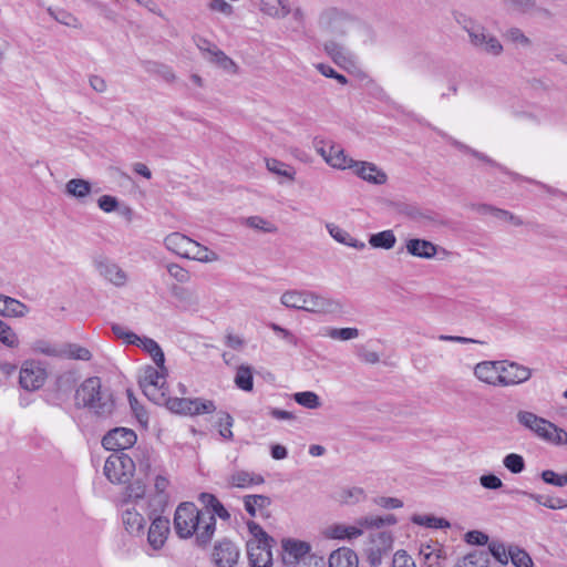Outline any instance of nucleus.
I'll return each instance as SVG.
<instances>
[{
    "label": "nucleus",
    "instance_id": "f257e3e1",
    "mask_svg": "<svg viewBox=\"0 0 567 567\" xmlns=\"http://www.w3.org/2000/svg\"><path fill=\"white\" fill-rule=\"evenodd\" d=\"M74 404L99 417H109L115 411L113 391L99 377L86 378L75 390Z\"/></svg>",
    "mask_w": 567,
    "mask_h": 567
},
{
    "label": "nucleus",
    "instance_id": "f03ea898",
    "mask_svg": "<svg viewBox=\"0 0 567 567\" xmlns=\"http://www.w3.org/2000/svg\"><path fill=\"white\" fill-rule=\"evenodd\" d=\"M398 519L393 514L383 516H364L357 519L354 525L334 524L329 526L324 535L331 539H354L363 535L365 530L381 528L384 525H394Z\"/></svg>",
    "mask_w": 567,
    "mask_h": 567
},
{
    "label": "nucleus",
    "instance_id": "7ed1b4c3",
    "mask_svg": "<svg viewBox=\"0 0 567 567\" xmlns=\"http://www.w3.org/2000/svg\"><path fill=\"white\" fill-rule=\"evenodd\" d=\"M157 405H164L172 413L184 416L210 414L216 411V405L213 400L203 398H172L168 393L164 395V401L158 402Z\"/></svg>",
    "mask_w": 567,
    "mask_h": 567
},
{
    "label": "nucleus",
    "instance_id": "20e7f679",
    "mask_svg": "<svg viewBox=\"0 0 567 567\" xmlns=\"http://www.w3.org/2000/svg\"><path fill=\"white\" fill-rule=\"evenodd\" d=\"M167 369L146 367L143 375L140 379V386L143 393L148 398L150 401L157 404L164 401V395L167 393L166 384Z\"/></svg>",
    "mask_w": 567,
    "mask_h": 567
},
{
    "label": "nucleus",
    "instance_id": "39448f33",
    "mask_svg": "<svg viewBox=\"0 0 567 567\" xmlns=\"http://www.w3.org/2000/svg\"><path fill=\"white\" fill-rule=\"evenodd\" d=\"M355 22L357 18L353 14L336 7L326 8L318 18L320 29L337 35H346Z\"/></svg>",
    "mask_w": 567,
    "mask_h": 567
},
{
    "label": "nucleus",
    "instance_id": "423d86ee",
    "mask_svg": "<svg viewBox=\"0 0 567 567\" xmlns=\"http://www.w3.org/2000/svg\"><path fill=\"white\" fill-rule=\"evenodd\" d=\"M456 20L458 23L463 24L464 29L467 31L473 45L493 55H498L503 51L498 39L486 33L483 27L475 24L463 14H460Z\"/></svg>",
    "mask_w": 567,
    "mask_h": 567
},
{
    "label": "nucleus",
    "instance_id": "0eeeda50",
    "mask_svg": "<svg viewBox=\"0 0 567 567\" xmlns=\"http://www.w3.org/2000/svg\"><path fill=\"white\" fill-rule=\"evenodd\" d=\"M200 511L192 502L181 503L174 514L173 525L176 535L181 539H188L194 536Z\"/></svg>",
    "mask_w": 567,
    "mask_h": 567
},
{
    "label": "nucleus",
    "instance_id": "6e6552de",
    "mask_svg": "<svg viewBox=\"0 0 567 567\" xmlns=\"http://www.w3.org/2000/svg\"><path fill=\"white\" fill-rule=\"evenodd\" d=\"M135 464L125 453H114L110 455L104 464V475L116 484H125L133 476Z\"/></svg>",
    "mask_w": 567,
    "mask_h": 567
},
{
    "label": "nucleus",
    "instance_id": "1a4fd4ad",
    "mask_svg": "<svg viewBox=\"0 0 567 567\" xmlns=\"http://www.w3.org/2000/svg\"><path fill=\"white\" fill-rule=\"evenodd\" d=\"M369 542L365 545L364 551L371 567H379L382 563V557L386 555L391 548L393 538L389 532L374 528L369 530Z\"/></svg>",
    "mask_w": 567,
    "mask_h": 567
},
{
    "label": "nucleus",
    "instance_id": "9d476101",
    "mask_svg": "<svg viewBox=\"0 0 567 567\" xmlns=\"http://www.w3.org/2000/svg\"><path fill=\"white\" fill-rule=\"evenodd\" d=\"M316 150L326 163L336 169H351L355 161L349 157L340 145L332 142L326 144L323 141H316Z\"/></svg>",
    "mask_w": 567,
    "mask_h": 567
},
{
    "label": "nucleus",
    "instance_id": "9b49d317",
    "mask_svg": "<svg viewBox=\"0 0 567 567\" xmlns=\"http://www.w3.org/2000/svg\"><path fill=\"white\" fill-rule=\"evenodd\" d=\"M324 52L332 61L349 73L360 71L358 56L347 47L336 41H327L323 44Z\"/></svg>",
    "mask_w": 567,
    "mask_h": 567
},
{
    "label": "nucleus",
    "instance_id": "f8f14e48",
    "mask_svg": "<svg viewBox=\"0 0 567 567\" xmlns=\"http://www.w3.org/2000/svg\"><path fill=\"white\" fill-rule=\"evenodd\" d=\"M499 388L522 384L532 377V370L514 361L501 360Z\"/></svg>",
    "mask_w": 567,
    "mask_h": 567
},
{
    "label": "nucleus",
    "instance_id": "ddd939ff",
    "mask_svg": "<svg viewBox=\"0 0 567 567\" xmlns=\"http://www.w3.org/2000/svg\"><path fill=\"white\" fill-rule=\"evenodd\" d=\"M136 440L137 436L133 430L116 427L104 435L102 445L109 451L118 453V451L132 447L136 443Z\"/></svg>",
    "mask_w": 567,
    "mask_h": 567
},
{
    "label": "nucleus",
    "instance_id": "4468645a",
    "mask_svg": "<svg viewBox=\"0 0 567 567\" xmlns=\"http://www.w3.org/2000/svg\"><path fill=\"white\" fill-rule=\"evenodd\" d=\"M47 378V372L34 361H27L20 369L19 383L27 391L40 389Z\"/></svg>",
    "mask_w": 567,
    "mask_h": 567
},
{
    "label": "nucleus",
    "instance_id": "2eb2a0df",
    "mask_svg": "<svg viewBox=\"0 0 567 567\" xmlns=\"http://www.w3.org/2000/svg\"><path fill=\"white\" fill-rule=\"evenodd\" d=\"M305 298V311L319 313H337L340 312L343 308L342 303L339 300L312 291H307Z\"/></svg>",
    "mask_w": 567,
    "mask_h": 567
},
{
    "label": "nucleus",
    "instance_id": "dca6fc26",
    "mask_svg": "<svg viewBox=\"0 0 567 567\" xmlns=\"http://www.w3.org/2000/svg\"><path fill=\"white\" fill-rule=\"evenodd\" d=\"M517 421L520 425L532 431L538 437H549V431H555V424L529 411H519Z\"/></svg>",
    "mask_w": 567,
    "mask_h": 567
},
{
    "label": "nucleus",
    "instance_id": "f3484780",
    "mask_svg": "<svg viewBox=\"0 0 567 567\" xmlns=\"http://www.w3.org/2000/svg\"><path fill=\"white\" fill-rule=\"evenodd\" d=\"M194 533L195 545L198 547H206L213 539L216 530V518L208 511H200L198 523Z\"/></svg>",
    "mask_w": 567,
    "mask_h": 567
},
{
    "label": "nucleus",
    "instance_id": "a211bd4d",
    "mask_svg": "<svg viewBox=\"0 0 567 567\" xmlns=\"http://www.w3.org/2000/svg\"><path fill=\"white\" fill-rule=\"evenodd\" d=\"M352 172L362 181L372 185H384L388 182L386 173L374 163L367 161H354Z\"/></svg>",
    "mask_w": 567,
    "mask_h": 567
},
{
    "label": "nucleus",
    "instance_id": "6ab92c4d",
    "mask_svg": "<svg viewBox=\"0 0 567 567\" xmlns=\"http://www.w3.org/2000/svg\"><path fill=\"white\" fill-rule=\"evenodd\" d=\"M239 555V548L233 542L223 539L214 547L213 560L217 567H234Z\"/></svg>",
    "mask_w": 567,
    "mask_h": 567
},
{
    "label": "nucleus",
    "instance_id": "aec40b11",
    "mask_svg": "<svg viewBox=\"0 0 567 567\" xmlns=\"http://www.w3.org/2000/svg\"><path fill=\"white\" fill-rule=\"evenodd\" d=\"M501 360H486L475 364L473 373L481 382L497 388L499 386Z\"/></svg>",
    "mask_w": 567,
    "mask_h": 567
},
{
    "label": "nucleus",
    "instance_id": "412c9836",
    "mask_svg": "<svg viewBox=\"0 0 567 567\" xmlns=\"http://www.w3.org/2000/svg\"><path fill=\"white\" fill-rule=\"evenodd\" d=\"M152 520L148 532H147V542L150 546L154 549H161L169 533V520L162 516H156L150 518Z\"/></svg>",
    "mask_w": 567,
    "mask_h": 567
},
{
    "label": "nucleus",
    "instance_id": "4be33fe9",
    "mask_svg": "<svg viewBox=\"0 0 567 567\" xmlns=\"http://www.w3.org/2000/svg\"><path fill=\"white\" fill-rule=\"evenodd\" d=\"M164 246L167 250L182 258L189 256V248L194 247L193 239L177 231L172 233L164 238Z\"/></svg>",
    "mask_w": 567,
    "mask_h": 567
},
{
    "label": "nucleus",
    "instance_id": "5701e85b",
    "mask_svg": "<svg viewBox=\"0 0 567 567\" xmlns=\"http://www.w3.org/2000/svg\"><path fill=\"white\" fill-rule=\"evenodd\" d=\"M271 544H248L247 553L251 567H270L272 565Z\"/></svg>",
    "mask_w": 567,
    "mask_h": 567
},
{
    "label": "nucleus",
    "instance_id": "b1692460",
    "mask_svg": "<svg viewBox=\"0 0 567 567\" xmlns=\"http://www.w3.org/2000/svg\"><path fill=\"white\" fill-rule=\"evenodd\" d=\"M230 487L237 488H249L254 485H260L265 482V478L260 474H256L249 471H235L227 478Z\"/></svg>",
    "mask_w": 567,
    "mask_h": 567
},
{
    "label": "nucleus",
    "instance_id": "393cba45",
    "mask_svg": "<svg viewBox=\"0 0 567 567\" xmlns=\"http://www.w3.org/2000/svg\"><path fill=\"white\" fill-rule=\"evenodd\" d=\"M29 307L20 300L0 293V315L9 318H22L29 313Z\"/></svg>",
    "mask_w": 567,
    "mask_h": 567
},
{
    "label": "nucleus",
    "instance_id": "a878e982",
    "mask_svg": "<svg viewBox=\"0 0 567 567\" xmlns=\"http://www.w3.org/2000/svg\"><path fill=\"white\" fill-rule=\"evenodd\" d=\"M271 504L270 497L266 495H246L244 497V506L246 512L252 516H268V507Z\"/></svg>",
    "mask_w": 567,
    "mask_h": 567
},
{
    "label": "nucleus",
    "instance_id": "bb28decb",
    "mask_svg": "<svg viewBox=\"0 0 567 567\" xmlns=\"http://www.w3.org/2000/svg\"><path fill=\"white\" fill-rule=\"evenodd\" d=\"M126 508L122 513V520L125 529L133 535H140L143 533L145 526V518L143 515L137 512L136 507H130L128 502L126 503Z\"/></svg>",
    "mask_w": 567,
    "mask_h": 567
},
{
    "label": "nucleus",
    "instance_id": "cd10ccee",
    "mask_svg": "<svg viewBox=\"0 0 567 567\" xmlns=\"http://www.w3.org/2000/svg\"><path fill=\"white\" fill-rule=\"evenodd\" d=\"M406 251L419 258L431 259L436 252L437 248L432 241L425 239L413 238L406 241Z\"/></svg>",
    "mask_w": 567,
    "mask_h": 567
},
{
    "label": "nucleus",
    "instance_id": "c85d7f7f",
    "mask_svg": "<svg viewBox=\"0 0 567 567\" xmlns=\"http://www.w3.org/2000/svg\"><path fill=\"white\" fill-rule=\"evenodd\" d=\"M282 549L285 553L284 559L292 563L309 554L311 546L307 542L302 540L284 539Z\"/></svg>",
    "mask_w": 567,
    "mask_h": 567
},
{
    "label": "nucleus",
    "instance_id": "c756f323",
    "mask_svg": "<svg viewBox=\"0 0 567 567\" xmlns=\"http://www.w3.org/2000/svg\"><path fill=\"white\" fill-rule=\"evenodd\" d=\"M359 559L357 554L347 547H341L329 557V567H358Z\"/></svg>",
    "mask_w": 567,
    "mask_h": 567
},
{
    "label": "nucleus",
    "instance_id": "7c9ffc66",
    "mask_svg": "<svg viewBox=\"0 0 567 567\" xmlns=\"http://www.w3.org/2000/svg\"><path fill=\"white\" fill-rule=\"evenodd\" d=\"M97 270L101 276H103L115 286H123L126 281L125 272L113 262L100 261L97 264Z\"/></svg>",
    "mask_w": 567,
    "mask_h": 567
},
{
    "label": "nucleus",
    "instance_id": "2f4dec72",
    "mask_svg": "<svg viewBox=\"0 0 567 567\" xmlns=\"http://www.w3.org/2000/svg\"><path fill=\"white\" fill-rule=\"evenodd\" d=\"M260 9L266 14L275 18H285L291 11L288 0H261Z\"/></svg>",
    "mask_w": 567,
    "mask_h": 567
},
{
    "label": "nucleus",
    "instance_id": "473e14b6",
    "mask_svg": "<svg viewBox=\"0 0 567 567\" xmlns=\"http://www.w3.org/2000/svg\"><path fill=\"white\" fill-rule=\"evenodd\" d=\"M91 192V183L82 178H72L65 184V193L81 202H83Z\"/></svg>",
    "mask_w": 567,
    "mask_h": 567
},
{
    "label": "nucleus",
    "instance_id": "72a5a7b5",
    "mask_svg": "<svg viewBox=\"0 0 567 567\" xmlns=\"http://www.w3.org/2000/svg\"><path fill=\"white\" fill-rule=\"evenodd\" d=\"M488 565L489 554L484 550H474L458 560L455 567H488Z\"/></svg>",
    "mask_w": 567,
    "mask_h": 567
},
{
    "label": "nucleus",
    "instance_id": "f704fd0d",
    "mask_svg": "<svg viewBox=\"0 0 567 567\" xmlns=\"http://www.w3.org/2000/svg\"><path fill=\"white\" fill-rule=\"evenodd\" d=\"M138 347H141L145 352H147L152 357L156 367L164 369L165 355L162 348L155 340L147 337H143Z\"/></svg>",
    "mask_w": 567,
    "mask_h": 567
},
{
    "label": "nucleus",
    "instance_id": "c9c22d12",
    "mask_svg": "<svg viewBox=\"0 0 567 567\" xmlns=\"http://www.w3.org/2000/svg\"><path fill=\"white\" fill-rule=\"evenodd\" d=\"M193 246L189 248V256L186 259H193L200 262H212L218 260V255L208 249L206 246L193 240Z\"/></svg>",
    "mask_w": 567,
    "mask_h": 567
},
{
    "label": "nucleus",
    "instance_id": "e433bc0d",
    "mask_svg": "<svg viewBox=\"0 0 567 567\" xmlns=\"http://www.w3.org/2000/svg\"><path fill=\"white\" fill-rule=\"evenodd\" d=\"M396 237L392 230H383L377 234H372L369 238V244L373 248H381L389 250L394 247Z\"/></svg>",
    "mask_w": 567,
    "mask_h": 567
},
{
    "label": "nucleus",
    "instance_id": "4c0bfd02",
    "mask_svg": "<svg viewBox=\"0 0 567 567\" xmlns=\"http://www.w3.org/2000/svg\"><path fill=\"white\" fill-rule=\"evenodd\" d=\"M236 386L243 391L250 392L254 388L252 370L249 365H239L234 379Z\"/></svg>",
    "mask_w": 567,
    "mask_h": 567
},
{
    "label": "nucleus",
    "instance_id": "58836bf2",
    "mask_svg": "<svg viewBox=\"0 0 567 567\" xmlns=\"http://www.w3.org/2000/svg\"><path fill=\"white\" fill-rule=\"evenodd\" d=\"M169 502L168 494L154 493L147 501L148 518L161 516Z\"/></svg>",
    "mask_w": 567,
    "mask_h": 567
},
{
    "label": "nucleus",
    "instance_id": "ea45409f",
    "mask_svg": "<svg viewBox=\"0 0 567 567\" xmlns=\"http://www.w3.org/2000/svg\"><path fill=\"white\" fill-rule=\"evenodd\" d=\"M266 167L269 172L286 177L289 181H293L296 176V171L292 166L276 159V158H266Z\"/></svg>",
    "mask_w": 567,
    "mask_h": 567
},
{
    "label": "nucleus",
    "instance_id": "a19ab883",
    "mask_svg": "<svg viewBox=\"0 0 567 567\" xmlns=\"http://www.w3.org/2000/svg\"><path fill=\"white\" fill-rule=\"evenodd\" d=\"M307 291L289 290L282 293L280 301L287 308L303 310Z\"/></svg>",
    "mask_w": 567,
    "mask_h": 567
},
{
    "label": "nucleus",
    "instance_id": "79ce46f5",
    "mask_svg": "<svg viewBox=\"0 0 567 567\" xmlns=\"http://www.w3.org/2000/svg\"><path fill=\"white\" fill-rule=\"evenodd\" d=\"M207 60L229 73L237 72V64L220 49L214 51V55L207 56Z\"/></svg>",
    "mask_w": 567,
    "mask_h": 567
},
{
    "label": "nucleus",
    "instance_id": "37998d69",
    "mask_svg": "<svg viewBox=\"0 0 567 567\" xmlns=\"http://www.w3.org/2000/svg\"><path fill=\"white\" fill-rule=\"evenodd\" d=\"M0 342L10 349H16L20 344V340L16 331L4 321L0 319Z\"/></svg>",
    "mask_w": 567,
    "mask_h": 567
},
{
    "label": "nucleus",
    "instance_id": "c03bdc74",
    "mask_svg": "<svg viewBox=\"0 0 567 567\" xmlns=\"http://www.w3.org/2000/svg\"><path fill=\"white\" fill-rule=\"evenodd\" d=\"M412 522L429 528H447L450 527L449 520L433 515H414Z\"/></svg>",
    "mask_w": 567,
    "mask_h": 567
},
{
    "label": "nucleus",
    "instance_id": "a18cd8bd",
    "mask_svg": "<svg viewBox=\"0 0 567 567\" xmlns=\"http://www.w3.org/2000/svg\"><path fill=\"white\" fill-rule=\"evenodd\" d=\"M323 336L329 337L333 340H351L359 336L357 328H326Z\"/></svg>",
    "mask_w": 567,
    "mask_h": 567
},
{
    "label": "nucleus",
    "instance_id": "49530a36",
    "mask_svg": "<svg viewBox=\"0 0 567 567\" xmlns=\"http://www.w3.org/2000/svg\"><path fill=\"white\" fill-rule=\"evenodd\" d=\"M293 400L299 405L310 410L318 409L321 405L320 398L312 391L297 392L293 394Z\"/></svg>",
    "mask_w": 567,
    "mask_h": 567
},
{
    "label": "nucleus",
    "instance_id": "de8ad7c7",
    "mask_svg": "<svg viewBox=\"0 0 567 567\" xmlns=\"http://www.w3.org/2000/svg\"><path fill=\"white\" fill-rule=\"evenodd\" d=\"M508 555L516 567H533V560L524 549L517 546H511L508 548Z\"/></svg>",
    "mask_w": 567,
    "mask_h": 567
},
{
    "label": "nucleus",
    "instance_id": "09e8293b",
    "mask_svg": "<svg viewBox=\"0 0 567 567\" xmlns=\"http://www.w3.org/2000/svg\"><path fill=\"white\" fill-rule=\"evenodd\" d=\"M504 466L513 474H519L525 470V461L516 453L507 454L503 460Z\"/></svg>",
    "mask_w": 567,
    "mask_h": 567
},
{
    "label": "nucleus",
    "instance_id": "8fccbe9b",
    "mask_svg": "<svg viewBox=\"0 0 567 567\" xmlns=\"http://www.w3.org/2000/svg\"><path fill=\"white\" fill-rule=\"evenodd\" d=\"M112 331L116 338L122 339L127 344L140 346V342L142 341V337H138L136 333L126 330L121 324H113Z\"/></svg>",
    "mask_w": 567,
    "mask_h": 567
},
{
    "label": "nucleus",
    "instance_id": "3c124183",
    "mask_svg": "<svg viewBox=\"0 0 567 567\" xmlns=\"http://www.w3.org/2000/svg\"><path fill=\"white\" fill-rule=\"evenodd\" d=\"M219 434L225 440H231L234 434L231 431L234 419L227 412H220L218 417Z\"/></svg>",
    "mask_w": 567,
    "mask_h": 567
},
{
    "label": "nucleus",
    "instance_id": "603ef678",
    "mask_svg": "<svg viewBox=\"0 0 567 567\" xmlns=\"http://www.w3.org/2000/svg\"><path fill=\"white\" fill-rule=\"evenodd\" d=\"M48 12L52 18H54L58 22H60L64 25L73 27V28L79 27L78 19L73 14H71L70 12H68L65 10H62V9L53 10V9L49 8Z\"/></svg>",
    "mask_w": 567,
    "mask_h": 567
},
{
    "label": "nucleus",
    "instance_id": "864d4df0",
    "mask_svg": "<svg viewBox=\"0 0 567 567\" xmlns=\"http://www.w3.org/2000/svg\"><path fill=\"white\" fill-rule=\"evenodd\" d=\"M542 480L549 485L564 487L567 485V472L565 474H558L551 470H545L540 474Z\"/></svg>",
    "mask_w": 567,
    "mask_h": 567
},
{
    "label": "nucleus",
    "instance_id": "5fc2aeb1",
    "mask_svg": "<svg viewBox=\"0 0 567 567\" xmlns=\"http://www.w3.org/2000/svg\"><path fill=\"white\" fill-rule=\"evenodd\" d=\"M365 493L361 487H349L343 489L340 496L341 502L346 504H354L364 499Z\"/></svg>",
    "mask_w": 567,
    "mask_h": 567
},
{
    "label": "nucleus",
    "instance_id": "6e6d98bb",
    "mask_svg": "<svg viewBox=\"0 0 567 567\" xmlns=\"http://www.w3.org/2000/svg\"><path fill=\"white\" fill-rule=\"evenodd\" d=\"M246 224L249 227L261 230L264 233H276L277 231V227L272 223L266 220L265 218H262L260 216H251V217L247 218Z\"/></svg>",
    "mask_w": 567,
    "mask_h": 567
},
{
    "label": "nucleus",
    "instance_id": "4d7b16f0",
    "mask_svg": "<svg viewBox=\"0 0 567 567\" xmlns=\"http://www.w3.org/2000/svg\"><path fill=\"white\" fill-rule=\"evenodd\" d=\"M66 357L74 360L89 361L92 358V353L87 348L70 344L65 351Z\"/></svg>",
    "mask_w": 567,
    "mask_h": 567
},
{
    "label": "nucleus",
    "instance_id": "13d9d810",
    "mask_svg": "<svg viewBox=\"0 0 567 567\" xmlns=\"http://www.w3.org/2000/svg\"><path fill=\"white\" fill-rule=\"evenodd\" d=\"M167 272L172 278H174L177 282L186 284L190 279V275L188 270L179 266L178 264H168L166 266Z\"/></svg>",
    "mask_w": 567,
    "mask_h": 567
},
{
    "label": "nucleus",
    "instance_id": "bf43d9fd",
    "mask_svg": "<svg viewBox=\"0 0 567 567\" xmlns=\"http://www.w3.org/2000/svg\"><path fill=\"white\" fill-rule=\"evenodd\" d=\"M248 528L249 532L258 540L256 545L274 543V539L264 530V528L259 524L255 522L248 523Z\"/></svg>",
    "mask_w": 567,
    "mask_h": 567
},
{
    "label": "nucleus",
    "instance_id": "052dcab7",
    "mask_svg": "<svg viewBox=\"0 0 567 567\" xmlns=\"http://www.w3.org/2000/svg\"><path fill=\"white\" fill-rule=\"evenodd\" d=\"M194 42L206 59L207 56L214 55V51L219 49L215 43L203 37H194Z\"/></svg>",
    "mask_w": 567,
    "mask_h": 567
},
{
    "label": "nucleus",
    "instance_id": "680f3d73",
    "mask_svg": "<svg viewBox=\"0 0 567 567\" xmlns=\"http://www.w3.org/2000/svg\"><path fill=\"white\" fill-rule=\"evenodd\" d=\"M488 549L497 561H499L501 564H507L509 555L506 551L504 544L498 542H492L488 545Z\"/></svg>",
    "mask_w": 567,
    "mask_h": 567
},
{
    "label": "nucleus",
    "instance_id": "e2e57ef3",
    "mask_svg": "<svg viewBox=\"0 0 567 567\" xmlns=\"http://www.w3.org/2000/svg\"><path fill=\"white\" fill-rule=\"evenodd\" d=\"M317 70L326 78L337 80L340 84L346 85L348 80L344 75L338 73L333 68L328 64L319 63L316 65Z\"/></svg>",
    "mask_w": 567,
    "mask_h": 567
},
{
    "label": "nucleus",
    "instance_id": "0e129e2a",
    "mask_svg": "<svg viewBox=\"0 0 567 567\" xmlns=\"http://www.w3.org/2000/svg\"><path fill=\"white\" fill-rule=\"evenodd\" d=\"M373 502L375 505L385 509H395L401 508L403 506V502L396 497L379 496L375 497Z\"/></svg>",
    "mask_w": 567,
    "mask_h": 567
},
{
    "label": "nucleus",
    "instance_id": "69168bd1",
    "mask_svg": "<svg viewBox=\"0 0 567 567\" xmlns=\"http://www.w3.org/2000/svg\"><path fill=\"white\" fill-rule=\"evenodd\" d=\"M269 328L278 336L280 337L282 340H285L286 342H288L289 344H292V346H297V337L291 332L289 331L288 329L286 328H282L281 326L277 324V323H270L269 324Z\"/></svg>",
    "mask_w": 567,
    "mask_h": 567
},
{
    "label": "nucleus",
    "instance_id": "338daca9",
    "mask_svg": "<svg viewBox=\"0 0 567 567\" xmlns=\"http://www.w3.org/2000/svg\"><path fill=\"white\" fill-rule=\"evenodd\" d=\"M144 495L145 486L141 483L132 484L127 488V497L130 501L134 502L135 505H140V502L143 501Z\"/></svg>",
    "mask_w": 567,
    "mask_h": 567
},
{
    "label": "nucleus",
    "instance_id": "774afa93",
    "mask_svg": "<svg viewBox=\"0 0 567 567\" xmlns=\"http://www.w3.org/2000/svg\"><path fill=\"white\" fill-rule=\"evenodd\" d=\"M392 567H416L412 557L405 551L399 550L394 554Z\"/></svg>",
    "mask_w": 567,
    "mask_h": 567
}]
</instances>
